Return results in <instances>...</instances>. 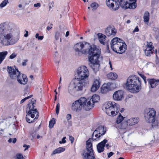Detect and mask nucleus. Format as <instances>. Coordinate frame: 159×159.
Here are the masks:
<instances>
[{"instance_id":"f257e3e1","label":"nucleus","mask_w":159,"mask_h":159,"mask_svg":"<svg viewBox=\"0 0 159 159\" xmlns=\"http://www.w3.org/2000/svg\"><path fill=\"white\" fill-rule=\"evenodd\" d=\"M17 42L12 25L6 23L0 24V44L8 46L13 45Z\"/></svg>"},{"instance_id":"f03ea898","label":"nucleus","mask_w":159,"mask_h":159,"mask_svg":"<svg viewBox=\"0 0 159 159\" xmlns=\"http://www.w3.org/2000/svg\"><path fill=\"white\" fill-rule=\"evenodd\" d=\"M125 88L132 93H136L141 89V82L138 77L135 75L130 76L127 79Z\"/></svg>"},{"instance_id":"7ed1b4c3","label":"nucleus","mask_w":159,"mask_h":159,"mask_svg":"<svg viewBox=\"0 0 159 159\" xmlns=\"http://www.w3.org/2000/svg\"><path fill=\"white\" fill-rule=\"evenodd\" d=\"M86 99L82 97L74 102L71 106V109L74 111L78 112L81 110L82 107L86 111H89L92 108L93 105H91L90 100L87 102Z\"/></svg>"},{"instance_id":"20e7f679","label":"nucleus","mask_w":159,"mask_h":159,"mask_svg":"<svg viewBox=\"0 0 159 159\" xmlns=\"http://www.w3.org/2000/svg\"><path fill=\"white\" fill-rule=\"evenodd\" d=\"M102 109L108 115L114 116L119 112L120 107L118 104L114 102L109 101L104 104Z\"/></svg>"},{"instance_id":"39448f33","label":"nucleus","mask_w":159,"mask_h":159,"mask_svg":"<svg viewBox=\"0 0 159 159\" xmlns=\"http://www.w3.org/2000/svg\"><path fill=\"white\" fill-rule=\"evenodd\" d=\"M100 53V50L94 45H91V47L87 53L90 63H99L98 59Z\"/></svg>"},{"instance_id":"423d86ee","label":"nucleus","mask_w":159,"mask_h":159,"mask_svg":"<svg viewBox=\"0 0 159 159\" xmlns=\"http://www.w3.org/2000/svg\"><path fill=\"white\" fill-rule=\"evenodd\" d=\"M75 79L86 82L89 75V72L85 66L79 67L76 70Z\"/></svg>"},{"instance_id":"0eeeda50","label":"nucleus","mask_w":159,"mask_h":159,"mask_svg":"<svg viewBox=\"0 0 159 159\" xmlns=\"http://www.w3.org/2000/svg\"><path fill=\"white\" fill-rule=\"evenodd\" d=\"M91 140L89 139L86 141V149L84 150L82 154L83 159H95Z\"/></svg>"},{"instance_id":"6e6552de","label":"nucleus","mask_w":159,"mask_h":159,"mask_svg":"<svg viewBox=\"0 0 159 159\" xmlns=\"http://www.w3.org/2000/svg\"><path fill=\"white\" fill-rule=\"evenodd\" d=\"M35 101L36 100L32 98L30 100V102L28 104V107H27L26 111L27 114L26 115V118L29 121H30V119H28L30 117H34L35 114L36 115L38 116H39V113L37 111V109H34V107H35L34 105L35 104Z\"/></svg>"},{"instance_id":"1a4fd4ad","label":"nucleus","mask_w":159,"mask_h":159,"mask_svg":"<svg viewBox=\"0 0 159 159\" xmlns=\"http://www.w3.org/2000/svg\"><path fill=\"white\" fill-rule=\"evenodd\" d=\"M91 45L88 43L83 42L76 43L74 45V49L76 52L82 54H87Z\"/></svg>"},{"instance_id":"9d476101","label":"nucleus","mask_w":159,"mask_h":159,"mask_svg":"<svg viewBox=\"0 0 159 159\" xmlns=\"http://www.w3.org/2000/svg\"><path fill=\"white\" fill-rule=\"evenodd\" d=\"M156 111L153 108H147L144 111V116L145 121L149 123L155 121Z\"/></svg>"},{"instance_id":"9b49d317","label":"nucleus","mask_w":159,"mask_h":159,"mask_svg":"<svg viewBox=\"0 0 159 159\" xmlns=\"http://www.w3.org/2000/svg\"><path fill=\"white\" fill-rule=\"evenodd\" d=\"M106 130V127L102 125L99 126L94 131L92 135V139L93 140H99L100 137L105 134Z\"/></svg>"},{"instance_id":"f8f14e48","label":"nucleus","mask_w":159,"mask_h":159,"mask_svg":"<svg viewBox=\"0 0 159 159\" xmlns=\"http://www.w3.org/2000/svg\"><path fill=\"white\" fill-rule=\"evenodd\" d=\"M111 48L116 53L122 54L125 52L127 48V46L123 41V42L118 43V44L114 45Z\"/></svg>"},{"instance_id":"ddd939ff","label":"nucleus","mask_w":159,"mask_h":159,"mask_svg":"<svg viewBox=\"0 0 159 159\" xmlns=\"http://www.w3.org/2000/svg\"><path fill=\"white\" fill-rule=\"evenodd\" d=\"M132 2L131 0H120L119 3L120 6L123 9H134L136 7V6Z\"/></svg>"},{"instance_id":"4468645a","label":"nucleus","mask_w":159,"mask_h":159,"mask_svg":"<svg viewBox=\"0 0 159 159\" xmlns=\"http://www.w3.org/2000/svg\"><path fill=\"white\" fill-rule=\"evenodd\" d=\"M7 71L10 78L12 79H16L18 75L20 72L17 69L11 66H8Z\"/></svg>"},{"instance_id":"2eb2a0df","label":"nucleus","mask_w":159,"mask_h":159,"mask_svg":"<svg viewBox=\"0 0 159 159\" xmlns=\"http://www.w3.org/2000/svg\"><path fill=\"white\" fill-rule=\"evenodd\" d=\"M73 83L77 91L82 90L83 87L84 86L86 82L75 79L73 80Z\"/></svg>"},{"instance_id":"dca6fc26","label":"nucleus","mask_w":159,"mask_h":159,"mask_svg":"<svg viewBox=\"0 0 159 159\" xmlns=\"http://www.w3.org/2000/svg\"><path fill=\"white\" fill-rule=\"evenodd\" d=\"M18 82L21 84H25L28 81V79L25 75L21 74L20 72L16 77Z\"/></svg>"},{"instance_id":"f3484780","label":"nucleus","mask_w":159,"mask_h":159,"mask_svg":"<svg viewBox=\"0 0 159 159\" xmlns=\"http://www.w3.org/2000/svg\"><path fill=\"white\" fill-rule=\"evenodd\" d=\"M124 92L122 90L116 91L113 95V98L115 100L120 101L122 100L124 96Z\"/></svg>"},{"instance_id":"a211bd4d","label":"nucleus","mask_w":159,"mask_h":159,"mask_svg":"<svg viewBox=\"0 0 159 159\" xmlns=\"http://www.w3.org/2000/svg\"><path fill=\"white\" fill-rule=\"evenodd\" d=\"M116 32V30L113 27L109 26L106 29L105 33L108 36H114Z\"/></svg>"},{"instance_id":"6ab92c4d","label":"nucleus","mask_w":159,"mask_h":159,"mask_svg":"<svg viewBox=\"0 0 159 159\" xmlns=\"http://www.w3.org/2000/svg\"><path fill=\"white\" fill-rule=\"evenodd\" d=\"M107 141V140L105 139L97 144V148L98 152L101 153L104 151L105 144Z\"/></svg>"},{"instance_id":"aec40b11","label":"nucleus","mask_w":159,"mask_h":159,"mask_svg":"<svg viewBox=\"0 0 159 159\" xmlns=\"http://www.w3.org/2000/svg\"><path fill=\"white\" fill-rule=\"evenodd\" d=\"M149 85V87L151 88H154L157 85H159V80L154 79H148L147 80Z\"/></svg>"},{"instance_id":"412c9836","label":"nucleus","mask_w":159,"mask_h":159,"mask_svg":"<svg viewBox=\"0 0 159 159\" xmlns=\"http://www.w3.org/2000/svg\"><path fill=\"white\" fill-rule=\"evenodd\" d=\"M100 84L99 81L97 79L95 80L93 82L91 89V91L93 92L96 91L99 88Z\"/></svg>"},{"instance_id":"4be33fe9","label":"nucleus","mask_w":159,"mask_h":159,"mask_svg":"<svg viewBox=\"0 0 159 159\" xmlns=\"http://www.w3.org/2000/svg\"><path fill=\"white\" fill-rule=\"evenodd\" d=\"M139 119L137 117H132L127 120V122L129 126L133 125L138 123Z\"/></svg>"},{"instance_id":"5701e85b","label":"nucleus","mask_w":159,"mask_h":159,"mask_svg":"<svg viewBox=\"0 0 159 159\" xmlns=\"http://www.w3.org/2000/svg\"><path fill=\"white\" fill-rule=\"evenodd\" d=\"M106 4L109 7L112 8L113 10H116L118 9V7H115L114 4H116V2L113 0H107Z\"/></svg>"},{"instance_id":"b1692460","label":"nucleus","mask_w":159,"mask_h":159,"mask_svg":"<svg viewBox=\"0 0 159 159\" xmlns=\"http://www.w3.org/2000/svg\"><path fill=\"white\" fill-rule=\"evenodd\" d=\"M100 99L99 96L96 94L93 95L91 99H88L87 100V102L89 101L90 100V104L91 105H93L92 108L93 107L94 104V103L96 102H98L99 101Z\"/></svg>"},{"instance_id":"393cba45","label":"nucleus","mask_w":159,"mask_h":159,"mask_svg":"<svg viewBox=\"0 0 159 159\" xmlns=\"http://www.w3.org/2000/svg\"><path fill=\"white\" fill-rule=\"evenodd\" d=\"M111 84L110 83L107 84H104L101 88V92L103 93H106L108 91L111 90V88L110 87Z\"/></svg>"},{"instance_id":"a878e982","label":"nucleus","mask_w":159,"mask_h":159,"mask_svg":"<svg viewBox=\"0 0 159 159\" xmlns=\"http://www.w3.org/2000/svg\"><path fill=\"white\" fill-rule=\"evenodd\" d=\"M89 65L94 71L96 72L98 70L100 66L99 63L91 62L89 63Z\"/></svg>"},{"instance_id":"bb28decb","label":"nucleus","mask_w":159,"mask_h":159,"mask_svg":"<svg viewBox=\"0 0 159 159\" xmlns=\"http://www.w3.org/2000/svg\"><path fill=\"white\" fill-rule=\"evenodd\" d=\"M123 41L120 39L118 38H114L112 39L111 42V48L113 47L114 45L117 44H118V43H120L121 41Z\"/></svg>"},{"instance_id":"cd10ccee","label":"nucleus","mask_w":159,"mask_h":159,"mask_svg":"<svg viewBox=\"0 0 159 159\" xmlns=\"http://www.w3.org/2000/svg\"><path fill=\"white\" fill-rule=\"evenodd\" d=\"M76 91H77L75 89L73 83H70L68 87L69 93L71 94L72 93L75 92Z\"/></svg>"},{"instance_id":"c85d7f7f","label":"nucleus","mask_w":159,"mask_h":159,"mask_svg":"<svg viewBox=\"0 0 159 159\" xmlns=\"http://www.w3.org/2000/svg\"><path fill=\"white\" fill-rule=\"evenodd\" d=\"M144 21V22L148 24L149 20V13L148 11H146L144 13L143 15Z\"/></svg>"},{"instance_id":"c756f323","label":"nucleus","mask_w":159,"mask_h":159,"mask_svg":"<svg viewBox=\"0 0 159 159\" xmlns=\"http://www.w3.org/2000/svg\"><path fill=\"white\" fill-rule=\"evenodd\" d=\"M98 35L99 37V40L100 42L103 44H104L105 41L106 36L100 33L98 34Z\"/></svg>"},{"instance_id":"7c9ffc66","label":"nucleus","mask_w":159,"mask_h":159,"mask_svg":"<svg viewBox=\"0 0 159 159\" xmlns=\"http://www.w3.org/2000/svg\"><path fill=\"white\" fill-rule=\"evenodd\" d=\"M7 54L8 52L7 51L0 52V64L5 59Z\"/></svg>"},{"instance_id":"2f4dec72","label":"nucleus","mask_w":159,"mask_h":159,"mask_svg":"<svg viewBox=\"0 0 159 159\" xmlns=\"http://www.w3.org/2000/svg\"><path fill=\"white\" fill-rule=\"evenodd\" d=\"M65 150V149L63 148L59 147L54 150L53 151L52 153L51 154V155L52 156L56 153H60L64 152Z\"/></svg>"},{"instance_id":"473e14b6","label":"nucleus","mask_w":159,"mask_h":159,"mask_svg":"<svg viewBox=\"0 0 159 159\" xmlns=\"http://www.w3.org/2000/svg\"><path fill=\"white\" fill-rule=\"evenodd\" d=\"M150 47H147L145 50V53L146 56L150 57L153 53V49Z\"/></svg>"},{"instance_id":"72a5a7b5","label":"nucleus","mask_w":159,"mask_h":159,"mask_svg":"<svg viewBox=\"0 0 159 159\" xmlns=\"http://www.w3.org/2000/svg\"><path fill=\"white\" fill-rule=\"evenodd\" d=\"M107 77L109 79L112 80H114L117 78V75L115 73L110 72L107 74Z\"/></svg>"},{"instance_id":"f704fd0d","label":"nucleus","mask_w":159,"mask_h":159,"mask_svg":"<svg viewBox=\"0 0 159 159\" xmlns=\"http://www.w3.org/2000/svg\"><path fill=\"white\" fill-rule=\"evenodd\" d=\"M9 125L8 121L5 119H3L2 120L0 121V127L4 128Z\"/></svg>"},{"instance_id":"c9c22d12","label":"nucleus","mask_w":159,"mask_h":159,"mask_svg":"<svg viewBox=\"0 0 159 159\" xmlns=\"http://www.w3.org/2000/svg\"><path fill=\"white\" fill-rule=\"evenodd\" d=\"M129 126L127 123V120H126L121 124L120 128L122 129H129Z\"/></svg>"},{"instance_id":"e433bc0d","label":"nucleus","mask_w":159,"mask_h":159,"mask_svg":"<svg viewBox=\"0 0 159 159\" xmlns=\"http://www.w3.org/2000/svg\"><path fill=\"white\" fill-rule=\"evenodd\" d=\"M124 117L121 115V114L119 113V115L116 119V122L117 124H119L123 120Z\"/></svg>"},{"instance_id":"4c0bfd02","label":"nucleus","mask_w":159,"mask_h":159,"mask_svg":"<svg viewBox=\"0 0 159 159\" xmlns=\"http://www.w3.org/2000/svg\"><path fill=\"white\" fill-rule=\"evenodd\" d=\"M98 6V4L95 2H93L90 5V7L93 11L96 10Z\"/></svg>"},{"instance_id":"58836bf2","label":"nucleus","mask_w":159,"mask_h":159,"mask_svg":"<svg viewBox=\"0 0 159 159\" xmlns=\"http://www.w3.org/2000/svg\"><path fill=\"white\" fill-rule=\"evenodd\" d=\"M62 33L61 30L57 31L55 33V38L56 40L58 39L59 37H61Z\"/></svg>"},{"instance_id":"ea45409f","label":"nucleus","mask_w":159,"mask_h":159,"mask_svg":"<svg viewBox=\"0 0 159 159\" xmlns=\"http://www.w3.org/2000/svg\"><path fill=\"white\" fill-rule=\"evenodd\" d=\"M36 117H35L34 119H33L34 117H30L28 119H30V121H28L26 118V117H25L26 120V121L28 122L29 123H32L34 122V121H35V120L38 119V116H37V115H36Z\"/></svg>"},{"instance_id":"a19ab883","label":"nucleus","mask_w":159,"mask_h":159,"mask_svg":"<svg viewBox=\"0 0 159 159\" xmlns=\"http://www.w3.org/2000/svg\"><path fill=\"white\" fill-rule=\"evenodd\" d=\"M8 2V0H4L0 4V8H2L5 6Z\"/></svg>"},{"instance_id":"79ce46f5","label":"nucleus","mask_w":159,"mask_h":159,"mask_svg":"<svg viewBox=\"0 0 159 159\" xmlns=\"http://www.w3.org/2000/svg\"><path fill=\"white\" fill-rule=\"evenodd\" d=\"M55 124V119L53 118L52 120H50L49 123V127L50 128H52Z\"/></svg>"},{"instance_id":"37998d69","label":"nucleus","mask_w":159,"mask_h":159,"mask_svg":"<svg viewBox=\"0 0 159 159\" xmlns=\"http://www.w3.org/2000/svg\"><path fill=\"white\" fill-rule=\"evenodd\" d=\"M16 159H25L21 153H17L16 154Z\"/></svg>"},{"instance_id":"c03bdc74","label":"nucleus","mask_w":159,"mask_h":159,"mask_svg":"<svg viewBox=\"0 0 159 159\" xmlns=\"http://www.w3.org/2000/svg\"><path fill=\"white\" fill-rule=\"evenodd\" d=\"M40 125L38 127V129H36L34 130V132H33L32 133H31V135L33 137V138L35 137L36 135V132L39 130V128L40 127Z\"/></svg>"},{"instance_id":"a18cd8bd","label":"nucleus","mask_w":159,"mask_h":159,"mask_svg":"<svg viewBox=\"0 0 159 159\" xmlns=\"http://www.w3.org/2000/svg\"><path fill=\"white\" fill-rule=\"evenodd\" d=\"M60 109V104L59 103H58L56 106V113L57 115L59 114V111Z\"/></svg>"},{"instance_id":"49530a36","label":"nucleus","mask_w":159,"mask_h":159,"mask_svg":"<svg viewBox=\"0 0 159 159\" xmlns=\"http://www.w3.org/2000/svg\"><path fill=\"white\" fill-rule=\"evenodd\" d=\"M32 97V95H31L29 96L25 97V98H23L22 100H21L20 101V104H22L23 103L25 100L27 99H29V98H31Z\"/></svg>"},{"instance_id":"de8ad7c7","label":"nucleus","mask_w":159,"mask_h":159,"mask_svg":"<svg viewBox=\"0 0 159 159\" xmlns=\"http://www.w3.org/2000/svg\"><path fill=\"white\" fill-rule=\"evenodd\" d=\"M35 38H37L38 40H42L43 38V36H39V34L37 33L35 35Z\"/></svg>"},{"instance_id":"09e8293b","label":"nucleus","mask_w":159,"mask_h":159,"mask_svg":"<svg viewBox=\"0 0 159 159\" xmlns=\"http://www.w3.org/2000/svg\"><path fill=\"white\" fill-rule=\"evenodd\" d=\"M147 47H150L151 48V49H154V47L152 45V43L151 42H150L149 43H148V44L147 45Z\"/></svg>"},{"instance_id":"8fccbe9b","label":"nucleus","mask_w":159,"mask_h":159,"mask_svg":"<svg viewBox=\"0 0 159 159\" xmlns=\"http://www.w3.org/2000/svg\"><path fill=\"white\" fill-rule=\"evenodd\" d=\"M17 54L15 52L12 53L10 56L9 58L13 59L16 57Z\"/></svg>"},{"instance_id":"3c124183","label":"nucleus","mask_w":159,"mask_h":159,"mask_svg":"<svg viewBox=\"0 0 159 159\" xmlns=\"http://www.w3.org/2000/svg\"><path fill=\"white\" fill-rule=\"evenodd\" d=\"M140 76L143 80L144 83L146 84V77L142 74H139Z\"/></svg>"},{"instance_id":"603ef678","label":"nucleus","mask_w":159,"mask_h":159,"mask_svg":"<svg viewBox=\"0 0 159 159\" xmlns=\"http://www.w3.org/2000/svg\"><path fill=\"white\" fill-rule=\"evenodd\" d=\"M66 139V137H64L62 139L61 141H60L59 143H66V141L65 140V139Z\"/></svg>"},{"instance_id":"864d4df0","label":"nucleus","mask_w":159,"mask_h":159,"mask_svg":"<svg viewBox=\"0 0 159 159\" xmlns=\"http://www.w3.org/2000/svg\"><path fill=\"white\" fill-rule=\"evenodd\" d=\"M28 61L27 59H25L24 60V61L22 63V65L23 66H25L26 65V63Z\"/></svg>"},{"instance_id":"5fc2aeb1","label":"nucleus","mask_w":159,"mask_h":159,"mask_svg":"<svg viewBox=\"0 0 159 159\" xmlns=\"http://www.w3.org/2000/svg\"><path fill=\"white\" fill-rule=\"evenodd\" d=\"M114 154V153L112 152H110L109 153H107V155H108V157L110 158Z\"/></svg>"},{"instance_id":"6e6d98bb","label":"nucleus","mask_w":159,"mask_h":159,"mask_svg":"<svg viewBox=\"0 0 159 159\" xmlns=\"http://www.w3.org/2000/svg\"><path fill=\"white\" fill-rule=\"evenodd\" d=\"M71 118V116L70 114H68L66 117V118L67 120L70 119Z\"/></svg>"},{"instance_id":"4d7b16f0","label":"nucleus","mask_w":159,"mask_h":159,"mask_svg":"<svg viewBox=\"0 0 159 159\" xmlns=\"http://www.w3.org/2000/svg\"><path fill=\"white\" fill-rule=\"evenodd\" d=\"M69 140L71 141V143H72L74 139V138L71 136H70L69 137Z\"/></svg>"},{"instance_id":"13d9d810","label":"nucleus","mask_w":159,"mask_h":159,"mask_svg":"<svg viewBox=\"0 0 159 159\" xmlns=\"http://www.w3.org/2000/svg\"><path fill=\"white\" fill-rule=\"evenodd\" d=\"M23 147L24 148H25V149L24 150L25 151L26 150H27L29 148H30V146L29 145H27L26 144H24L23 146Z\"/></svg>"},{"instance_id":"bf43d9fd","label":"nucleus","mask_w":159,"mask_h":159,"mask_svg":"<svg viewBox=\"0 0 159 159\" xmlns=\"http://www.w3.org/2000/svg\"><path fill=\"white\" fill-rule=\"evenodd\" d=\"M41 5L40 3H37L34 4V7H40Z\"/></svg>"},{"instance_id":"052dcab7","label":"nucleus","mask_w":159,"mask_h":159,"mask_svg":"<svg viewBox=\"0 0 159 159\" xmlns=\"http://www.w3.org/2000/svg\"><path fill=\"white\" fill-rule=\"evenodd\" d=\"M139 31V29L138 28V26H137L134 29L133 31V32L134 33L136 32H138Z\"/></svg>"},{"instance_id":"680f3d73","label":"nucleus","mask_w":159,"mask_h":159,"mask_svg":"<svg viewBox=\"0 0 159 159\" xmlns=\"http://www.w3.org/2000/svg\"><path fill=\"white\" fill-rule=\"evenodd\" d=\"M131 2H132V3H133L134 4V5H135V6L136 7L137 4L136 3V0H131Z\"/></svg>"},{"instance_id":"e2e57ef3","label":"nucleus","mask_w":159,"mask_h":159,"mask_svg":"<svg viewBox=\"0 0 159 159\" xmlns=\"http://www.w3.org/2000/svg\"><path fill=\"white\" fill-rule=\"evenodd\" d=\"M13 140L12 141V142L13 143H16V138H14L12 139Z\"/></svg>"},{"instance_id":"0e129e2a","label":"nucleus","mask_w":159,"mask_h":159,"mask_svg":"<svg viewBox=\"0 0 159 159\" xmlns=\"http://www.w3.org/2000/svg\"><path fill=\"white\" fill-rule=\"evenodd\" d=\"M105 146L106 147H107L108 149H109V148L111 147L109 145V144L108 143H107L106 144H105Z\"/></svg>"},{"instance_id":"69168bd1","label":"nucleus","mask_w":159,"mask_h":159,"mask_svg":"<svg viewBox=\"0 0 159 159\" xmlns=\"http://www.w3.org/2000/svg\"><path fill=\"white\" fill-rule=\"evenodd\" d=\"M69 31H67L66 33V35H65L66 37H67L69 35Z\"/></svg>"},{"instance_id":"338daca9","label":"nucleus","mask_w":159,"mask_h":159,"mask_svg":"<svg viewBox=\"0 0 159 159\" xmlns=\"http://www.w3.org/2000/svg\"><path fill=\"white\" fill-rule=\"evenodd\" d=\"M109 64L110 65V67L111 68V70H112L113 68H112V64L110 61L109 62Z\"/></svg>"},{"instance_id":"774afa93","label":"nucleus","mask_w":159,"mask_h":159,"mask_svg":"<svg viewBox=\"0 0 159 159\" xmlns=\"http://www.w3.org/2000/svg\"><path fill=\"white\" fill-rule=\"evenodd\" d=\"M153 51H152L153 52V53H154L155 55H156V54H157V49H153Z\"/></svg>"}]
</instances>
